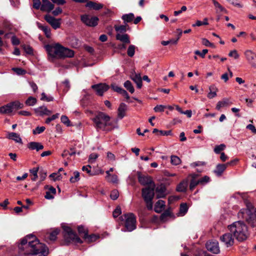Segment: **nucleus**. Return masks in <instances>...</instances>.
Masks as SVG:
<instances>
[{
	"label": "nucleus",
	"mask_w": 256,
	"mask_h": 256,
	"mask_svg": "<svg viewBox=\"0 0 256 256\" xmlns=\"http://www.w3.org/2000/svg\"><path fill=\"white\" fill-rule=\"evenodd\" d=\"M114 28L117 34H122L123 32H125L130 28L127 24L120 26L115 25Z\"/></svg>",
	"instance_id": "obj_29"
},
{
	"label": "nucleus",
	"mask_w": 256,
	"mask_h": 256,
	"mask_svg": "<svg viewBox=\"0 0 256 256\" xmlns=\"http://www.w3.org/2000/svg\"><path fill=\"white\" fill-rule=\"evenodd\" d=\"M23 48L24 51L28 54H32L33 52L32 48L29 46H24Z\"/></svg>",
	"instance_id": "obj_64"
},
{
	"label": "nucleus",
	"mask_w": 256,
	"mask_h": 256,
	"mask_svg": "<svg viewBox=\"0 0 256 256\" xmlns=\"http://www.w3.org/2000/svg\"><path fill=\"white\" fill-rule=\"evenodd\" d=\"M48 190L46 192L44 198L47 200L53 199L56 194V190L52 186H47L45 187Z\"/></svg>",
	"instance_id": "obj_17"
},
{
	"label": "nucleus",
	"mask_w": 256,
	"mask_h": 256,
	"mask_svg": "<svg viewBox=\"0 0 256 256\" xmlns=\"http://www.w3.org/2000/svg\"><path fill=\"white\" fill-rule=\"evenodd\" d=\"M81 20L88 26H95L98 24V18L96 16H91L88 14L81 16Z\"/></svg>",
	"instance_id": "obj_9"
},
{
	"label": "nucleus",
	"mask_w": 256,
	"mask_h": 256,
	"mask_svg": "<svg viewBox=\"0 0 256 256\" xmlns=\"http://www.w3.org/2000/svg\"><path fill=\"white\" fill-rule=\"evenodd\" d=\"M128 110V106L124 103H121L118 108V116L122 119L126 116V112Z\"/></svg>",
	"instance_id": "obj_20"
},
{
	"label": "nucleus",
	"mask_w": 256,
	"mask_h": 256,
	"mask_svg": "<svg viewBox=\"0 0 256 256\" xmlns=\"http://www.w3.org/2000/svg\"><path fill=\"white\" fill-rule=\"evenodd\" d=\"M206 246L207 250L213 254H218L220 252L218 242H206Z\"/></svg>",
	"instance_id": "obj_15"
},
{
	"label": "nucleus",
	"mask_w": 256,
	"mask_h": 256,
	"mask_svg": "<svg viewBox=\"0 0 256 256\" xmlns=\"http://www.w3.org/2000/svg\"><path fill=\"white\" fill-rule=\"evenodd\" d=\"M70 182L72 183H74L80 180V173L75 171L73 172V176L70 178Z\"/></svg>",
	"instance_id": "obj_43"
},
{
	"label": "nucleus",
	"mask_w": 256,
	"mask_h": 256,
	"mask_svg": "<svg viewBox=\"0 0 256 256\" xmlns=\"http://www.w3.org/2000/svg\"><path fill=\"white\" fill-rule=\"evenodd\" d=\"M247 208L242 209L238 214V218L246 220L252 226H256V210L250 204H246Z\"/></svg>",
	"instance_id": "obj_5"
},
{
	"label": "nucleus",
	"mask_w": 256,
	"mask_h": 256,
	"mask_svg": "<svg viewBox=\"0 0 256 256\" xmlns=\"http://www.w3.org/2000/svg\"><path fill=\"white\" fill-rule=\"evenodd\" d=\"M181 162L180 159L176 156H171V163L174 165H178Z\"/></svg>",
	"instance_id": "obj_49"
},
{
	"label": "nucleus",
	"mask_w": 256,
	"mask_h": 256,
	"mask_svg": "<svg viewBox=\"0 0 256 256\" xmlns=\"http://www.w3.org/2000/svg\"><path fill=\"white\" fill-rule=\"evenodd\" d=\"M122 213L120 208L117 207L113 212V216L114 218L118 217Z\"/></svg>",
	"instance_id": "obj_62"
},
{
	"label": "nucleus",
	"mask_w": 256,
	"mask_h": 256,
	"mask_svg": "<svg viewBox=\"0 0 256 256\" xmlns=\"http://www.w3.org/2000/svg\"><path fill=\"white\" fill-rule=\"evenodd\" d=\"M92 88L96 90L97 94L102 96L109 89V86L106 84H99L92 85Z\"/></svg>",
	"instance_id": "obj_14"
},
{
	"label": "nucleus",
	"mask_w": 256,
	"mask_h": 256,
	"mask_svg": "<svg viewBox=\"0 0 256 256\" xmlns=\"http://www.w3.org/2000/svg\"><path fill=\"white\" fill-rule=\"evenodd\" d=\"M13 112L10 103L0 107V114H12Z\"/></svg>",
	"instance_id": "obj_23"
},
{
	"label": "nucleus",
	"mask_w": 256,
	"mask_h": 256,
	"mask_svg": "<svg viewBox=\"0 0 256 256\" xmlns=\"http://www.w3.org/2000/svg\"><path fill=\"white\" fill-rule=\"evenodd\" d=\"M228 56L234 58L235 60L238 59L240 57L238 51L236 50H231L228 54Z\"/></svg>",
	"instance_id": "obj_51"
},
{
	"label": "nucleus",
	"mask_w": 256,
	"mask_h": 256,
	"mask_svg": "<svg viewBox=\"0 0 256 256\" xmlns=\"http://www.w3.org/2000/svg\"><path fill=\"white\" fill-rule=\"evenodd\" d=\"M54 8V4L50 1L42 4L40 6V10L42 12H50Z\"/></svg>",
	"instance_id": "obj_22"
},
{
	"label": "nucleus",
	"mask_w": 256,
	"mask_h": 256,
	"mask_svg": "<svg viewBox=\"0 0 256 256\" xmlns=\"http://www.w3.org/2000/svg\"><path fill=\"white\" fill-rule=\"evenodd\" d=\"M234 161H237V160H236L234 161H231L230 162H227L226 164H218L214 170V172L217 176H220L223 172L226 170L227 166L231 165Z\"/></svg>",
	"instance_id": "obj_16"
},
{
	"label": "nucleus",
	"mask_w": 256,
	"mask_h": 256,
	"mask_svg": "<svg viewBox=\"0 0 256 256\" xmlns=\"http://www.w3.org/2000/svg\"><path fill=\"white\" fill-rule=\"evenodd\" d=\"M155 184H152V186H148L142 190V196L144 199L146 207L148 210L152 208V199L154 197V190Z\"/></svg>",
	"instance_id": "obj_7"
},
{
	"label": "nucleus",
	"mask_w": 256,
	"mask_h": 256,
	"mask_svg": "<svg viewBox=\"0 0 256 256\" xmlns=\"http://www.w3.org/2000/svg\"><path fill=\"white\" fill-rule=\"evenodd\" d=\"M99 236L96 234L88 235V233L86 234L84 239L88 242H91L96 241L98 238Z\"/></svg>",
	"instance_id": "obj_39"
},
{
	"label": "nucleus",
	"mask_w": 256,
	"mask_h": 256,
	"mask_svg": "<svg viewBox=\"0 0 256 256\" xmlns=\"http://www.w3.org/2000/svg\"><path fill=\"white\" fill-rule=\"evenodd\" d=\"M36 112L39 116L46 115L48 116L51 114L52 112L48 110L46 106H40L35 110Z\"/></svg>",
	"instance_id": "obj_25"
},
{
	"label": "nucleus",
	"mask_w": 256,
	"mask_h": 256,
	"mask_svg": "<svg viewBox=\"0 0 256 256\" xmlns=\"http://www.w3.org/2000/svg\"><path fill=\"white\" fill-rule=\"evenodd\" d=\"M41 100L46 102H50L53 100V98L52 96H47L45 93L42 94Z\"/></svg>",
	"instance_id": "obj_60"
},
{
	"label": "nucleus",
	"mask_w": 256,
	"mask_h": 256,
	"mask_svg": "<svg viewBox=\"0 0 256 256\" xmlns=\"http://www.w3.org/2000/svg\"><path fill=\"white\" fill-rule=\"evenodd\" d=\"M78 229L80 236L84 238L86 234L88 233L87 228H85L83 226H79Z\"/></svg>",
	"instance_id": "obj_42"
},
{
	"label": "nucleus",
	"mask_w": 256,
	"mask_h": 256,
	"mask_svg": "<svg viewBox=\"0 0 256 256\" xmlns=\"http://www.w3.org/2000/svg\"><path fill=\"white\" fill-rule=\"evenodd\" d=\"M124 86L125 88L128 90L131 94H132L134 92V86L132 85V82L129 80H126L124 83Z\"/></svg>",
	"instance_id": "obj_41"
},
{
	"label": "nucleus",
	"mask_w": 256,
	"mask_h": 256,
	"mask_svg": "<svg viewBox=\"0 0 256 256\" xmlns=\"http://www.w3.org/2000/svg\"><path fill=\"white\" fill-rule=\"evenodd\" d=\"M8 138L15 141L16 142L22 143V140L20 136L15 132H10L8 134Z\"/></svg>",
	"instance_id": "obj_34"
},
{
	"label": "nucleus",
	"mask_w": 256,
	"mask_h": 256,
	"mask_svg": "<svg viewBox=\"0 0 256 256\" xmlns=\"http://www.w3.org/2000/svg\"><path fill=\"white\" fill-rule=\"evenodd\" d=\"M119 196V192L118 190H113L110 194V198L113 200H116Z\"/></svg>",
	"instance_id": "obj_54"
},
{
	"label": "nucleus",
	"mask_w": 256,
	"mask_h": 256,
	"mask_svg": "<svg viewBox=\"0 0 256 256\" xmlns=\"http://www.w3.org/2000/svg\"><path fill=\"white\" fill-rule=\"evenodd\" d=\"M188 207L186 204L184 203L180 204V212L183 215L184 214L188 211Z\"/></svg>",
	"instance_id": "obj_50"
},
{
	"label": "nucleus",
	"mask_w": 256,
	"mask_h": 256,
	"mask_svg": "<svg viewBox=\"0 0 256 256\" xmlns=\"http://www.w3.org/2000/svg\"><path fill=\"white\" fill-rule=\"evenodd\" d=\"M232 104V102L228 98H224L222 100L218 102L216 106V108L220 110L221 108L228 106Z\"/></svg>",
	"instance_id": "obj_21"
},
{
	"label": "nucleus",
	"mask_w": 256,
	"mask_h": 256,
	"mask_svg": "<svg viewBox=\"0 0 256 256\" xmlns=\"http://www.w3.org/2000/svg\"><path fill=\"white\" fill-rule=\"evenodd\" d=\"M208 52V50L207 49H204L202 50V52H200V51L196 50L194 52V54L196 55H198L202 58H204L205 56V55L206 54H207Z\"/></svg>",
	"instance_id": "obj_58"
},
{
	"label": "nucleus",
	"mask_w": 256,
	"mask_h": 256,
	"mask_svg": "<svg viewBox=\"0 0 256 256\" xmlns=\"http://www.w3.org/2000/svg\"><path fill=\"white\" fill-rule=\"evenodd\" d=\"M228 228L234 237L239 242L246 240L250 236L248 227L242 220L234 222L228 226Z\"/></svg>",
	"instance_id": "obj_2"
},
{
	"label": "nucleus",
	"mask_w": 256,
	"mask_h": 256,
	"mask_svg": "<svg viewBox=\"0 0 256 256\" xmlns=\"http://www.w3.org/2000/svg\"><path fill=\"white\" fill-rule=\"evenodd\" d=\"M136 48V46L134 45H130L127 50V54L128 56L130 57H132L134 55Z\"/></svg>",
	"instance_id": "obj_40"
},
{
	"label": "nucleus",
	"mask_w": 256,
	"mask_h": 256,
	"mask_svg": "<svg viewBox=\"0 0 256 256\" xmlns=\"http://www.w3.org/2000/svg\"><path fill=\"white\" fill-rule=\"evenodd\" d=\"M106 180L108 182L112 184H118V176L116 174H110V176L108 177H107V176H106Z\"/></svg>",
	"instance_id": "obj_38"
},
{
	"label": "nucleus",
	"mask_w": 256,
	"mask_h": 256,
	"mask_svg": "<svg viewBox=\"0 0 256 256\" xmlns=\"http://www.w3.org/2000/svg\"><path fill=\"white\" fill-rule=\"evenodd\" d=\"M232 232L226 233L220 237V240L227 246L229 247L234 244V240Z\"/></svg>",
	"instance_id": "obj_12"
},
{
	"label": "nucleus",
	"mask_w": 256,
	"mask_h": 256,
	"mask_svg": "<svg viewBox=\"0 0 256 256\" xmlns=\"http://www.w3.org/2000/svg\"><path fill=\"white\" fill-rule=\"evenodd\" d=\"M230 4L238 8H243V4L238 0H227Z\"/></svg>",
	"instance_id": "obj_46"
},
{
	"label": "nucleus",
	"mask_w": 256,
	"mask_h": 256,
	"mask_svg": "<svg viewBox=\"0 0 256 256\" xmlns=\"http://www.w3.org/2000/svg\"><path fill=\"white\" fill-rule=\"evenodd\" d=\"M116 39L124 44H130V36L126 34H116Z\"/></svg>",
	"instance_id": "obj_19"
},
{
	"label": "nucleus",
	"mask_w": 256,
	"mask_h": 256,
	"mask_svg": "<svg viewBox=\"0 0 256 256\" xmlns=\"http://www.w3.org/2000/svg\"><path fill=\"white\" fill-rule=\"evenodd\" d=\"M134 16L132 13H129L128 14H124L122 18L124 20L125 24L128 22H130L134 20Z\"/></svg>",
	"instance_id": "obj_32"
},
{
	"label": "nucleus",
	"mask_w": 256,
	"mask_h": 256,
	"mask_svg": "<svg viewBox=\"0 0 256 256\" xmlns=\"http://www.w3.org/2000/svg\"><path fill=\"white\" fill-rule=\"evenodd\" d=\"M110 120V118L108 115L100 112L95 116L92 120L94 126L97 130H109L110 128L108 126H112V123Z\"/></svg>",
	"instance_id": "obj_4"
},
{
	"label": "nucleus",
	"mask_w": 256,
	"mask_h": 256,
	"mask_svg": "<svg viewBox=\"0 0 256 256\" xmlns=\"http://www.w3.org/2000/svg\"><path fill=\"white\" fill-rule=\"evenodd\" d=\"M119 220L126 230L124 232H132L136 228V217L132 213H128L121 216Z\"/></svg>",
	"instance_id": "obj_6"
},
{
	"label": "nucleus",
	"mask_w": 256,
	"mask_h": 256,
	"mask_svg": "<svg viewBox=\"0 0 256 256\" xmlns=\"http://www.w3.org/2000/svg\"><path fill=\"white\" fill-rule=\"evenodd\" d=\"M18 248L20 252L24 255L46 256L48 254V247L40 242L32 234H28L22 238Z\"/></svg>",
	"instance_id": "obj_1"
},
{
	"label": "nucleus",
	"mask_w": 256,
	"mask_h": 256,
	"mask_svg": "<svg viewBox=\"0 0 256 256\" xmlns=\"http://www.w3.org/2000/svg\"><path fill=\"white\" fill-rule=\"evenodd\" d=\"M38 169V167H36L30 170V172L34 176V177L32 178V181H36V180Z\"/></svg>",
	"instance_id": "obj_45"
},
{
	"label": "nucleus",
	"mask_w": 256,
	"mask_h": 256,
	"mask_svg": "<svg viewBox=\"0 0 256 256\" xmlns=\"http://www.w3.org/2000/svg\"><path fill=\"white\" fill-rule=\"evenodd\" d=\"M45 48L48 54L54 58H72L74 56V52L66 48L58 43L48 44Z\"/></svg>",
	"instance_id": "obj_3"
},
{
	"label": "nucleus",
	"mask_w": 256,
	"mask_h": 256,
	"mask_svg": "<svg viewBox=\"0 0 256 256\" xmlns=\"http://www.w3.org/2000/svg\"><path fill=\"white\" fill-rule=\"evenodd\" d=\"M131 78L136 82H139V80H142V78L140 74H136L132 75L131 76Z\"/></svg>",
	"instance_id": "obj_61"
},
{
	"label": "nucleus",
	"mask_w": 256,
	"mask_h": 256,
	"mask_svg": "<svg viewBox=\"0 0 256 256\" xmlns=\"http://www.w3.org/2000/svg\"><path fill=\"white\" fill-rule=\"evenodd\" d=\"M188 186V180H184L177 186L176 190L178 192H184L186 190Z\"/></svg>",
	"instance_id": "obj_31"
},
{
	"label": "nucleus",
	"mask_w": 256,
	"mask_h": 256,
	"mask_svg": "<svg viewBox=\"0 0 256 256\" xmlns=\"http://www.w3.org/2000/svg\"><path fill=\"white\" fill-rule=\"evenodd\" d=\"M12 70H14L16 74L19 75H23L26 74V71L21 68H12Z\"/></svg>",
	"instance_id": "obj_55"
},
{
	"label": "nucleus",
	"mask_w": 256,
	"mask_h": 256,
	"mask_svg": "<svg viewBox=\"0 0 256 256\" xmlns=\"http://www.w3.org/2000/svg\"><path fill=\"white\" fill-rule=\"evenodd\" d=\"M156 198H162L166 196V188L164 185H160L156 188Z\"/></svg>",
	"instance_id": "obj_18"
},
{
	"label": "nucleus",
	"mask_w": 256,
	"mask_h": 256,
	"mask_svg": "<svg viewBox=\"0 0 256 256\" xmlns=\"http://www.w3.org/2000/svg\"><path fill=\"white\" fill-rule=\"evenodd\" d=\"M215 7L216 13L220 14L221 12L227 13V10L216 0H212Z\"/></svg>",
	"instance_id": "obj_28"
},
{
	"label": "nucleus",
	"mask_w": 256,
	"mask_h": 256,
	"mask_svg": "<svg viewBox=\"0 0 256 256\" xmlns=\"http://www.w3.org/2000/svg\"><path fill=\"white\" fill-rule=\"evenodd\" d=\"M38 27L40 29L42 30L46 38H50L51 36V32L50 28L48 26H42L41 24H38Z\"/></svg>",
	"instance_id": "obj_35"
},
{
	"label": "nucleus",
	"mask_w": 256,
	"mask_h": 256,
	"mask_svg": "<svg viewBox=\"0 0 256 256\" xmlns=\"http://www.w3.org/2000/svg\"><path fill=\"white\" fill-rule=\"evenodd\" d=\"M98 155L96 153H92L89 156L88 162L92 164L94 163L96 159L98 158Z\"/></svg>",
	"instance_id": "obj_52"
},
{
	"label": "nucleus",
	"mask_w": 256,
	"mask_h": 256,
	"mask_svg": "<svg viewBox=\"0 0 256 256\" xmlns=\"http://www.w3.org/2000/svg\"><path fill=\"white\" fill-rule=\"evenodd\" d=\"M45 129L44 126H37L35 130H33L32 132L34 134H40Z\"/></svg>",
	"instance_id": "obj_53"
},
{
	"label": "nucleus",
	"mask_w": 256,
	"mask_h": 256,
	"mask_svg": "<svg viewBox=\"0 0 256 256\" xmlns=\"http://www.w3.org/2000/svg\"><path fill=\"white\" fill-rule=\"evenodd\" d=\"M198 183H199L200 184L204 185L210 182V178L209 176H205L202 178L198 179Z\"/></svg>",
	"instance_id": "obj_44"
},
{
	"label": "nucleus",
	"mask_w": 256,
	"mask_h": 256,
	"mask_svg": "<svg viewBox=\"0 0 256 256\" xmlns=\"http://www.w3.org/2000/svg\"><path fill=\"white\" fill-rule=\"evenodd\" d=\"M61 122L66 126H70V121L66 116H62L60 118Z\"/></svg>",
	"instance_id": "obj_56"
},
{
	"label": "nucleus",
	"mask_w": 256,
	"mask_h": 256,
	"mask_svg": "<svg viewBox=\"0 0 256 256\" xmlns=\"http://www.w3.org/2000/svg\"><path fill=\"white\" fill-rule=\"evenodd\" d=\"M166 106L164 105H157L156 106L154 110L155 112H164Z\"/></svg>",
	"instance_id": "obj_57"
},
{
	"label": "nucleus",
	"mask_w": 256,
	"mask_h": 256,
	"mask_svg": "<svg viewBox=\"0 0 256 256\" xmlns=\"http://www.w3.org/2000/svg\"><path fill=\"white\" fill-rule=\"evenodd\" d=\"M41 2L40 0H33V8L36 10L40 9Z\"/></svg>",
	"instance_id": "obj_59"
},
{
	"label": "nucleus",
	"mask_w": 256,
	"mask_h": 256,
	"mask_svg": "<svg viewBox=\"0 0 256 256\" xmlns=\"http://www.w3.org/2000/svg\"><path fill=\"white\" fill-rule=\"evenodd\" d=\"M190 176L192 177V180L190 184V189L192 190L197 185L200 184L199 183H198V180L199 175L196 174H191Z\"/></svg>",
	"instance_id": "obj_24"
},
{
	"label": "nucleus",
	"mask_w": 256,
	"mask_h": 256,
	"mask_svg": "<svg viewBox=\"0 0 256 256\" xmlns=\"http://www.w3.org/2000/svg\"><path fill=\"white\" fill-rule=\"evenodd\" d=\"M82 170L84 172H86L90 176L92 174L91 172V166L90 165L82 166Z\"/></svg>",
	"instance_id": "obj_63"
},
{
	"label": "nucleus",
	"mask_w": 256,
	"mask_h": 256,
	"mask_svg": "<svg viewBox=\"0 0 256 256\" xmlns=\"http://www.w3.org/2000/svg\"><path fill=\"white\" fill-rule=\"evenodd\" d=\"M44 19L54 30L60 28V19H56L49 14L46 15L44 16Z\"/></svg>",
	"instance_id": "obj_13"
},
{
	"label": "nucleus",
	"mask_w": 256,
	"mask_h": 256,
	"mask_svg": "<svg viewBox=\"0 0 256 256\" xmlns=\"http://www.w3.org/2000/svg\"><path fill=\"white\" fill-rule=\"evenodd\" d=\"M164 207L165 202L162 200H158L154 206V210L156 212L160 213L164 210Z\"/></svg>",
	"instance_id": "obj_26"
},
{
	"label": "nucleus",
	"mask_w": 256,
	"mask_h": 256,
	"mask_svg": "<svg viewBox=\"0 0 256 256\" xmlns=\"http://www.w3.org/2000/svg\"><path fill=\"white\" fill-rule=\"evenodd\" d=\"M36 102V98L32 96H30L26 100V104L28 106H32L34 105Z\"/></svg>",
	"instance_id": "obj_47"
},
{
	"label": "nucleus",
	"mask_w": 256,
	"mask_h": 256,
	"mask_svg": "<svg viewBox=\"0 0 256 256\" xmlns=\"http://www.w3.org/2000/svg\"><path fill=\"white\" fill-rule=\"evenodd\" d=\"M28 147L30 150H36V151H38L39 150H42L44 148L43 145L38 142H30L28 144Z\"/></svg>",
	"instance_id": "obj_27"
},
{
	"label": "nucleus",
	"mask_w": 256,
	"mask_h": 256,
	"mask_svg": "<svg viewBox=\"0 0 256 256\" xmlns=\"http://www.w3.org/2000/svg\"><path fill=\"white\" fill-rule=\"evenodd\" d=\"M63 228L64 239L66 243H82V241L76 234L72 231L70 228L64 226Z\"/></svg>",
	"instance_id": "obj_8"
},
{
	"label": "nucleus",
	"mask_w": 256,
	"mask_h": 256,
	"mask_svg": "<svg viewBox=\"0 0 256 256\" xmlns=\"http://www.w3.org/2000/svg\"><path fill=\"white\" fill-rule=\"evenodd\" d=\"M13 112L16 111L18 109L22 108L24 107V104L20 103L19 101H15L10 102Z\"/></svg>",
	"instance_id": "obj_36"
},
{
	"label": "nucleus",
	"mask_w": 256,
	"mask_h": 256,
	"mask_svg": "<svg viewBox=\"0 0 256 256\" xmlns=\"http://www.w3.org/2000/svg\"><path fill=\"white\" fill-rule=\"evenodd\" d=\"M246 58L252 66L256 68V53L252 50H246L244 52Z\"/></svg>",
	"instance_id": "obj_10"
},
{
	"label": "nucleus",
	"mask_w": 256,
	"mask_h": 256,
	"mask_svg": "<svg viewBox=\"0 0 256 256\" xmlns=\"http://www.w3.org/2000/svg\"><path fill=\"white\" fill-rule=\"evenodd\" d=\"M210 92L208 94V97L209 98H212L216 96L218 88L214 85L210 86L209 87Z\"/></svg>",
	"instance_id": "obj_33"
},
{
	"label": "nucleus",
	"mask_w": 256,
	"mask_h": 256,
	"mask_svg": "<svg viewBox=\"0 0 256 256\" xmlns=\"http://www.w3.org/2000/svg\"><path fill=\"white\" fill-rule=\"evenodd\" d=\"M59 232L60 230L58 229H56L48 234V238L50 240L54 241L56 240L57 235L59 234Z\"/></svg>",
	"instance_id": "obj_37"
},
{
	"label": "nucleus",
	"mask_w": 256,
	"mask_h": 256,
	"mask_svg": "<svg viewBox=\"0 0 256 256\" xmlns=\"http://www.w3.org/2000/svg\"><path fill=\"white\" fill-rule=\"evenodd\" d=\"M226 147V145L224 144L216 146L214 148V152L216 154H220L221 151L225 149Z\"/></svg>",
	"instance_id": "obj_48"
},
{
	"label": "nucleus",
	"mask_w": 256,
	"mask_h": 256,
	"mask_svg": "<svg viewBox=\"0 0 256 256\" xmlns=\"http://www.w3.org/2000/svg\"><path fill=\"white\" fill-rule=\"evenodd\" d=\"M86 6L95 10H98L102 8L103 5L90 1L86 3Z\"/></svg>",
	"instance_id": "obj_30"
},
{
	"label": "nucleus",
	"mask_w": 256,
	"mask_h": 256,
	"mask_svg": "<svg viewBox=\"0 0 256 256\" xmlns=\"http://www.w3.org/2000/svg\"><path fill=\"white\" fill-rule=\"evenodd\" d=\"M138 180L139 182L143 186H152L154 184L150 176L148 175L142 174L140 172H138Z\"/></svg>",
	"instance_id": "obj_11"
}]
</instances>
